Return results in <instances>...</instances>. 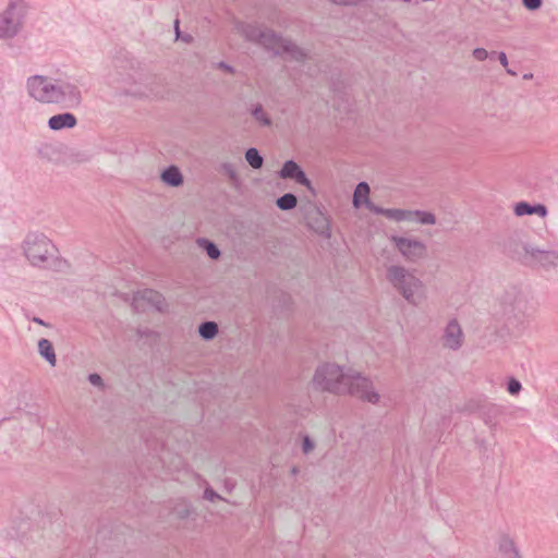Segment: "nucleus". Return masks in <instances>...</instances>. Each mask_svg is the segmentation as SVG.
Instances as JSON below:
<instances>
[{
    "mask_svg": "<svg viewBox=\"0 0 558 558\" xmlns=\"http://www.w3.org/2000/svg\"><path fill=\"white\" fill-rule=\"evenodd\" d=\"M314 383L323 390L335 393H349L363 401L376 403L379 400L378 393L371 391V381L360 375L350 376L332 364H326L317 369Z\"/></svg>",
    "mask_w": 558,
    "mask_h": 558,
    "instance_id": "nucleus-1",
    "label": "nucleus"
},
{
    "mask_svg": "<svg viewBox=\"0 0 558 558\" xmlns=\"http://www.w3.org/2000/svg\"><path fill=\"white\" fill-rule=\"evenodd\" d=\"M244 33L248 39L263 45L265 48L272 50L275 53H289L292 58L298 60L304 57V53L294 45L283 40L280 37H277L270 31H262L254 26H247L244 29Z\"/></svg>",
    "mask_w": 558,
    "mask_h": 558,
    "instance_id": "nucleus-2",
    "label": "nucleus"
},
{
    "mask_svg": "<svg viewBox=\"0 0 558 558\" xmlns=\"http://www.w3.org/2000/svg\"><path fill=\"white\" fill-rule=\"evenodd\" d=\"M27 88L31 97L43 104H58L65 96V90L61 86L51 83L41 75L29 77Z\"/></svg>",
    "mask_w": 558,
    "mask_h": 558,
    "instance_id": "nucleus-3",
    "label": "nucleus"
},
{
    "mask_svg": "<svg viewBox=\"0 0 558 558\" xmlns=\"http://www.w3.org/2000/svg\"><path fill=\"white\" fill-rule=\"evenodd\" d=\"M389 281L412 303H416L415 294L422 291V283L403 267L392 266L388 269Z\"/></svg>",
    "mask_w": 558,
    "mask_h": 558,
    "instance_id": "nucleus-4",
    "label": "nucleus"
},
{
    "mask_svg": "<svg viewBox=\"0 0 558 558\" xmlns=\"http://www.w3.org/2000/svg\"><path fill=\"white\" fill-rule=\"evenodd\" d=\"M53 244L45 236H33L26 241L25 254L34 265L44 263L53 254Z\"/></svg>",
    "mask_w": 558,
    "mask_h": 558,
    "instance_id": "nucleus-5",
    "label": "nucleus"
},
{
    "mask_svg": "<svg viewBox=\"0 0 558 558\" xmlns=\"http://www.w3.org/2000/svg\"><path fill=\"white\" fill-rule=\"evenodd\" d=\"M165 300L162 295L151 289H145L137 292L133 298V307L136 312H144L149 307L162 311Z\"/></svg>",
    "mask_w": 558,
    "mask_h": 558,
    "instance_id": "nucleus-6",
    "label": "nucleus"
},
{
    "mask_svg": "<svg viewBox=\"0 0 558 558\" xmlns=\"http://www.w3.org/2000/svg\"><path fill=\"white\" fill-rule=\"evenodd\" d=\"M393 241L399 248L400 253L410 260H415L425 255V245L415 240L404 238H393Z\"/></svg>",
    "mask_w": 558,
    "mask_h": 558,
    "instance_id": "nucleus-7",
    "label": "nucleus"
},
{
    "mask_svg": "<svg viewBox=\"0 0 558 558\" xmlns=\"http://www.w3.org/2000/svg\"><path fill=\"white\" fill-rule=\"evenodd\" d=\"M280 177L283 179L290 178L294 179L298 183L311 187V182L306 178L305 173L300 169V167L292 160L287 161L281 171Z\"/></svg>",
    "mask_w": 558,
    "mask_h": 558,
    "instance_id": "nucleus-8",
    "label": "nucleus"
},
{
    "mask_svg": "<svg viewBox=\"0 0 558 558\" xmlns=\"http://www.w3.org/2000/svg\"><path fill=\"white\" fill-rule=\"evenodd\" d=\"M462 343V330L456 320L448 324L445 333V344L451 349H457Z\"/></svg>",
    "mask_w": 558,
    "mask_h": 558,
    "instance_id": "nucleus-9",
    "label": "nucleus"
},
{
    "mask_svg": "<svg viewBox=\"0 0 558 558\" xmlns=\"http://www.w3.org/2000/svg\"><path fill=\"white\" fill-rule=\"evenodd\" d=\"M17 29L19 23L13 21L10 10L0 15V38H10L17 33Z\"/></svg>",
    "mask_w": 558,
    "mask_h": 558,
    "instance_id": "nucleus-10",
    "label": "nucleus"
},
{
    "mask_svg": "<svg viewBox=\"0 0 558 558\" xmlns=\"http://www.w3.org/2000/svg\"><path fill=\"white\" fill-rule=\"evenodd\" d=\"M49 128L52 130H61L63 128H73L76 124V118L72 113H61L53 116L48 121Z\"/></svg>",
    "mask_w": 558,
    "mask_h": 558,
    "instance_id": "nucleus-11",
    "label": "nucleus"
},
{
    "mask_svg": "<svg viewBox=\"0 0 558 558\" xmlns=\"http://www.w3.org/2000/svg\"><path fill=\"white\" fill-rule=\"evenodd\" d=\"M368 195V184L365 182L359 183L353 194V205L356 208L361 207L362 205H369Z\"/></svg>",
    "mask_w": 558,
    "mask_h": 558,
    "instance_id": "nucleus-12",
    "label": "nucleus"
},
{
    "mask_svg": "<svg viewBox=\"0 0 558 558\" xmlns=\"http://www.w3.org/2000/svg\"><path fill=\"white\" fill-rule=\"evenodd\" d=\"M514 213L518 216L537 214L544 217L546 215V208L543 205L531 206L527 203H519L514 208Z\"/></svg>",
    "mask_w": 558,
    "mask_h": 558,
    "instance_id": "nucleus-13",
    "label": "nucleus"
},
{
    "mask_svg": "<svg viewBox=\"0 0 558 558\" xmlns=\"http://www.w3.org/2000/svg\"><path fill=\"white\" fill-rule=\"evenodd\" d=\"M162 180L172 186H178L182 183V175L179 169L174 166L169 167L162 172Z\"/></svg>",
    "mask_w": 558,
    "mask_h": 558,
    "instance_id": "nucleus-14",
    "label": "nucleus"
},
{
    "mask_svg": "<svg viewBox=\"0 0 558 558\" xmlns=\"http://www.w3.org/2000/svg\"><path fill=\"white\" fill-rule=\"evenodd\" d=\"M40 354L52 365H56V354L52 343L48 339H41L38 342Z\"/></svg>",
    "mask_w": 558,
    "mask_h": 558,
    "instance_id": "nucleus-15",
    "label": "nucleus"
},
{
    "mask_svg": "<svg viewBox=\"0 0 558 558\" xmlns=\"http://www.w3.org/2000/svg\"><path fill=\"white\" fill-rule=\"evenodd\" d=\"M296 197L293 194H284L283 196L279 197L277 201V205L280 209L288 210L292 209L296 206Z\"/></svg>",
    "mask_w": 558,
    "mask_h": 558,
    "instance_id": "nucleus-16",
    "label": "nucleus"
},
{
    "mask_svg": "<svg viewBox=\"0 0 558 558\" xmlns=\"http://www.w3.org/2000/svg\"><path fill=\"white\" fill-rule=\"evenodd\" d=\"M218 332V327L216 323L207 322L199 326V333L205 339L214 338Z\"/></svg>",
    "mask_w": 558,
    "mask_h": 558,
    "instance_id": "nucleus-17",
    "label": "nucleus"
},
{
    "mask_svg": "<svg viewBox=\"0 0 558 558\" xmlns=\"http://www.w3.org/2000/svg\"><path fill=\"white\" fill-rule=\"evenodd\" d=\"M245 158L250 166L253 167L254 169H258L263 165V158L255 148L247 149Z\"/></svg>",
    "mask_w": 558,
    "mask_h": 558,
    "instance_id": "nucleus-18",
    "label": "nucleus"
},
{
    "mask_svg": "<svg viewBox=\"0 0 558 558\" xmlns=\"http://www.w3.org/2000/svg\"><path fill=\"white\" fill-rule=\"evenodd\" d=\"M253 116L255 117V119L260 122L262 124L264 125H269L270 124V120L267 118V114L266 112L264 111V109L262 108V106H257L254 111H253Z\"/></svg>",
    "mask_w": 558,
    "mask_h": 558,
    "instance_id": "nucleus-19",
    "label": "nucleus"
},
{
    "mask_svg": "<svg viewBox=\"0 0 558 558\" xmlns=\"http://www.w3.org/2000/svg\"><path fill=\"white\" fill-rule=\"evenodd\" d=\"M207 251V254L210 258L216 259L219 257L220 252L217 246L206 240L203 241Z\"/></svg>",
    "mask_w": 558,
    "mask_h": 558,
    "instance_id": "nucleus-20",
    "label": "nucleus"
},
{
    "mask_svg": "<svg viewBox=\"0 0 558 558\" xmlns=\"http://www.w3.org/2000/svg\"><path fill=\"white\" fill-rule=\"evenodd\" d=\"M417 216L422 223H435V217L429 213H417Z\"/></svg>",
    "mask_w": 558,
    "mask_h": 558,
    "instance_id": "nucleus-21",
    "label": "nucleus"
},
{
    "mask_svg": "<svg viewBox=\"0 0 558 558\" xmlns=\"http://www.w3.org/2000/svg\"><path fill=\"white\" fill-rule=\"evenodd\" d=\"M521 389V384L515 380V379H511L508 384V391L511 393V395H515L520 391Z\"/></svg>",
    "mask_w": 558,
    "mask_h": 558,
    "instance_id": "nucleus-22",
    "label": "nucleus"
},
{
    "mask_svg": "<svg viewBox=\"0 0 558 558\" xmlns=\"http://www.w3.org/2000/svg\"><path fill=\"white\" fill-rule=\"evenodd\" d=\"M473 56L475 59L483 61L487 58L488 52L484 48H476L473 51Z\"/></svg>",
    "mask_w": 558,
    "mask_h": 558,
    "instance_id": "nucleus-23",
    "label": "nucleus"
},
{
    "mask_svg": "<svg viewBox=\"0 0 558 558\" xmlns=\"http://www.w3.org/2000/svg\"><path fill=\"white\" fill-rule=\"evenodd\" d=\"M524 5L530 10H536L541 7L542 0H523Z\"/></svg>",
    "mask_w": 558,
    "mask_h": 558,
    "instance_id": "nucleus-24",
    "label": "nucleus"
},
{
    "mask_svg": "<svg viewBox=\"0 0 558 558\" xmlns=\"http://www.w3.org/2000/svg\"><path fill=\"white\" fill-rule=\"evenodd\" d=\"M314 448V445L310 440V438L306 436L303 439V451L304 453H308Z\"/></svg>",
    "mask_w": 558,
    "mask_h": 558,
    "instance_id": "nucleus-25",
    "label": "nucleus"
},
{
    "mask_svg": "<svg viewBox=\"0 0 558 558\" xmlns=\"http://www.w3.org/2000/svg\"><path fill=\"white\" fill-rule=\"evenodd\" d=\"M89 381L96 386H100L102 384L101 377L98 374H90Z\"/></svg>",
    "mask_w": 558,
    "mask_h": 558,
    "instance_id": "nucleus-26",
    "label": "nucleus"
},
{
    "mask_svg": "<svg viewBox=\"0 0 558 558\" xmlns=\"http://www.w3.org/2000/svg\"><path fill=\"white\" fill-rule=\"evenodd\" d=\"M502 546H505V548H507V549H508V548H509V549H512V550H513L514 556H515V557L518 556V553L513 549V543H512V541H510V539H505V544H504Z\"/></svg>",
    "mask_w": 558,
    "mask_h": 558,
    "instance_id": "nucleus-27",
    "label": "nucleus"
},
{
    "mask_svg": "<svg viewBox=\"0 0 558 558\" xmlns=\"http://www.w3.org/2000/svg\"><path fill=\"white\" fill-rule=\"evenodd\" d=\"M499 61L500 63L504 65V66H507L508 65V60H507V56L505 52H500L499 53Z\"/></svg>",
    "mask_w": 558,
    "mask_h": 558,
    "instance_id": "nucleus-28",
    "label": "nucleus"
},
{
    "mask_svg": "<svg viewBox=\"0 0 558 558\" xmlns=\"http://www.w3.org/2000/svg\"><path fill=\"white\" fill-rule=\"evenodd\" d=\"M219 66H220L221 69H223V70L228 71V72H232V69H231L229 65H227V64H225V63H222V62L219 64Z\"/></svg>",
    "mask_w": 558,
    "mask_h": 558,
    "instance_id": "nucleus-29",
    "label": "nucleus"
},
{
    "mask_svg": "<svg viewBox=\"0 0 558 558\" xmlns=\"http://www.w3.org/2000/svg\"><path fill=\"white\" fill-rule=\"evenodd\" d=\"M174 24H175L177 35L179 36V20H175Z\"/></svg>",
    "mask_w": 558,
    "mask_h": 558,
    "instance_id": "nucleus-30",
    "label": "nucleus"
}]
</instances>
